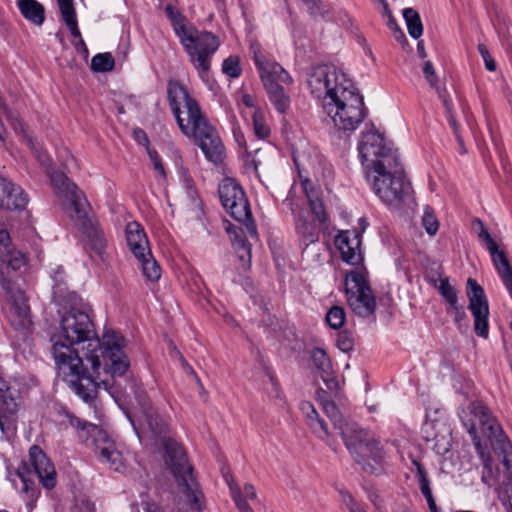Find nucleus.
I'll return each mask as SVG.
<instances>
[{
    "label": "nucleus",
    "instance_id": "f257e3e1",
    "mask_svg": "<svg viewBox=\"0 0 512 512\" xmlns=\"http://www.w3.org/2000/svg\"><path fill=\"white\" fill-rule=\"evenodd\" d=\"M52 341L58 375L85 402L96 397L98 388L115 399L119 397L122 389L117 378L130 367L122 335L107 330L101 342L87 311L71 308L61 317L59 332Z\"/></svg>",
    "mask_w": 512,
    "mask_h": 512
},
{
    "label": "nucleus",
    "instance_id": "f03ea898",
    "mask_svg": "<svg viewBox=\"0 0 512 512\" xmlns=\"http://www.w3.org/2000/svg\"><path fill=\"white\" fill-rule=\"evenodd\" d=\"M308 87L339 131L356 130L365 118L363 97L345 74L333 65L314 67Z\"/></svg>",
    "mask_w": 512,
    "mask_h": 512
},
{
    "label": "nucleus",
    "instance_id": "7ed1b4c3",
    "mask_svg": "<svg viewBox=\"0 0 512 512\" xmlns=\"http://www.w3.org/2000/svg\"><path fill=\"white\" fill-rule=\"evenodd\" d=\"M167 98L181 132L194 139L207 160L214 164L221 163L225 152L223 143L187 88L179 81L170 80Z\"/></svg>",
    "mask_w": 512,
    "mask_h": 512
},
{
    "label": "nucleus",
    "instance_id": "20e7f679",
    "mask_svg": "<svg viewBox=\"0 0 512 512\" xmlns=\"http://www.w3.org/2000/svg\"><path fill=\"white\" fill-rule=\"evenodd\" d=\"M28 260L12 242L10 233L0 227V286L9 301L7 319L23 339L31 333L33 321L25 292L16 285V278L26 271Z\"/></svg>",
    "mask_w": 512,
    "mask_h": 512
},
{
    "label": "nucleus",
    "instance_id": "39448f33",
    "mask_svg": "<svg viewBox=\"0 0 512 512\" xmlns=\"http://www.w3.org/2000/svg\"><path fill=\"white\" fill-rule=\"evenodd\" d=\"M461 420L472 438L484 467L490 470V457L484 451L481 437L487 438L493 450L502 456V463L512 480V447L508 437L489 408L481 401L471 402L462 411ZM510 508L512 512V499L510 500Z\"/></svg>",
    "mask_w": 512,
    "mask_h": 512
},
{
    "label": "nucleus",
    "instance_id": "423d86ee",
    "mask_svg": "<svg viewBox=\"0 0 512 512\" xmlns=\"http://www.w3.org/2000/svg\"><path fill=\"white\" fill-rule=\"evenodd\" d=\"M165 13L199 77L207 82L212 57L220 45L219 39L211 32L187 26L185 18L172 5L166 6Z\"/></svg>",
    "mask_w": 512,
    "mask_h": 512
},
{
    "label": "nucleus",
    "instance_id": "0eeeda50",
    "mask_svg": "<svg viewBox=\"0 0 512 512\" xmlns=\"http://www.w3.org/2000/svg\"><path fill=\"white\" fill-rule=\"evenodd\" d=\"M50 180L55 193L69 201L68 214L74 225L88 239L91 248L101 254L106 247V240L85 196L63 172H52Z\"/></svg>",
    "mask_w": 512,
    "mask_h": 512
},
{
    "label": "nucleus",
    "instance_id": "6e6552de",
    "mask_svg": "<svg viewBox=\"0 0 512 512\" xmlns=\"http://www.w3.org/2000/svg\"><path fill=\"white\" fill-rule=\"evenodd\" d=\"M65 418L67 423L76 430L81 441L88 442L91 439V446L102 464L116 472H120L125 467L122 453L103 429L81 420L69 412L65 413Z\"/></svg>",
    "mask_w": 512,
    "mask_h": 512
},
{
    "label": "nucleus",
    "instance_id": "1a4fd4ad",
    "mask_svg": "<svg viewBox=\"0 0 512 512\" xmlns=\"http://www.w3.org/2000/svg\"><path fill=\"white\" fill-rule=\"evenodd\" d=\"M165 464L173 474L177 484L183 488L191 509L200 512L203 494L193 475V467L188 463L183 447L172 438H163Z\"/></svg>",
    "mask_w": 512,
    "mask_h": 512
},
{
    "label": "nucleus",
    "instance_id": "9d476101",
    "mask_svg": "<svg viewBox=\"0 0 512 512\" xmlns=\"http://www.w3.org/2000/svg\"><path fill=\"white\" fill-rule=\"evenodd\" d=\"M365 175L374 193L388 206L397 208L411 196L412 188L400 162L392 169L368 170Z\"/></svg>",
    "mask_w": 512,
    "mask_h": 512
},
{
    "label": "nucleus",
    "instance_id": "9b49d317",
    "mask_svg": "<svg viewBox=\"0 0 512 512\" xmlns=\"http://www.w3.org/2000/svg\"><path fill=\"white\" fill-rule=\"evenodd\" d=\"M343 440L355 460L366 471L374 472L382 463L385 453L380 441L357 424L343 431Z\"/></svg>",
    "mask_w": 512,
    "mask_h": 512
},
{
    "label": "nucleus",
    "instance_id": "f8f14e48",
    "mask_svg": "<svg viewBox=\"0 0 512 512\" xmlns=\"http://www.w3.org/2000/svg\"><path fill=\"white\" fill-rule=\"evenodd\" d=\"M358 150L365 173L368 170L392 169L395 163L400 162L397 151L372 128L361 133Z\"/></svg>",
    "mask_w": 512,
    "mask_h": 512
},
{
    "label": "nucleus",
    "instance_id": "ddd939ff",
    "mask_svg": "<svg viewBox=\"0 0 512 512\" xmlns=\"http://www.w3.org/2000/svg\"><path fill=\"white\" fill-rule=\"evenodd\" d=\"M364 268L350 271L345 278V294L350 309L359 317L366 318L376 310V298L367 280Z\"/></svg>",
    "mask_w": 512,
    "mask_h": 512
},
{
    "label": "nucleus",
    "instance_id": "4468645a",
    "mask_svg": "<svg viewBox=\"0 0 512 512\" xmlns=\"http://www.w3.org/2000/svg\"><path fill=\"white\" fill-rule=\"evenodd\" d=\"M125 233L127 246L138 261L143 276L150 282H157L161 277V268L151 253L143 227L138 222H129Z\"/></svg>",
    "mask_w": 512,
    "mask_h": 512
},
{
    "label": "nucleus",
    "instance_id": "2eb2a0df",
    "mask_svg": "<svg viewBox=\"0 0 512 512\" xmlns=\"http://www.w3.org/2000/svg\"><path fill=\"white\" fill-rule=\"evenodd\" d=\"M218 192L224 209L235 220L244 223L247 232L256 237V225L252 221L250 205L242 187L234 179L226 178L219 185Z\"/></svg>",
    "mask_w": 512,
    "mask_h": 512
},
{
    "label": "nucleus",
    "instance_id": "dca6fc26",
    "mask_svg": "<svg viewBox=\"0 0 512 512\" xmlns=\"http://www.w3.org/2000/svg\"><path fill=\"white\" fill-rule=\"evenodd\" d=\"M467 296L469 298L468 308L474 317L475 333L480 337L487 338L489 334L488 301L484 289L472 278L467 280Z\"/></svg>",
    "mask_w": 512,
    "mask_h": 512
},
{
    "label": "nucleus",
    "instance_id": "f3484780",
    "mask_svg": "<svg viewBox=\"0 0 512 512\" xmlns=\"http://www.w3.org/2000/svg\"><path fill=\"white\" fill-rule=\"evenodd\" d=\"M474 224L479 226V231L477 233L478 238L485 244L489 251L495 269L512 298V266L510 265L505 252L499 249L497 243L493 240L490 233L484 226V223L480 219H476Z\"/></svg>",
    "mask_w": 512,
    "mask_h": 512
},
{
    "label": "nucleus",
    "instance_id": "a211bd4d",
    "mask_svg": "<svg viewBox=\"0 0 512 512\" xmlns=\"http://www.w3.org/2000/svg\"><path fill=\"white\" fill-rule=\"evenodd\" d=\"M252 48L253 58L259 71V75L263 82L264 88L268 82L274 84L275 86L292 83V77L280 64L267 60L265 56L259 51V49L254 47Z\"/></svg>",
    "mask_w": 512,
    "mask_h": 512
},
{
    "label": "nucleus",
    "instance_id": "6ab92c4d",
    "mask_svg": "<svg viewBox=\"0 0 512 512\" xmlns=\"http://www.w3.org/2000/svg\"><path fill=\"white\" fill-rule=\"evenodd\" d=\"M335 245L341 259L349 265H360L363 262L361 236L356 232L342 231L335 238Z\"/></svg>",
    "mask_w": 512,
    "mask_h": 512
},
{
    "label": "nucleus",
    "instance_id": "aec40b11",
    "mask_svg": "<svg viewBox=\"0 0 512 512\" xmlns=\"http://www.w3.org/2000/svg\"><path fill=\"white\" fill-rule=\"evenodd\" d=\"M29 459L41 484L46 489H52L56 485V470L46 454L38 446L34 445L29 450Z\"/></svg>",
    "mask_w": 512,
    "mask_h": 512
},
{
    "label": "nucleus",
    "instance_id": "412c9836",
    "mask_svg": "<svg viewBox=\"0 0 512 512\" xmlns=\"http://www.w3.org/2000/svg\"><path fill=\"white\" fill-rule=\"evenodd\" d=\"M27 204V197L20 186L0 176V208L22 210Z\"/></svg>",
    "mask_w": 512,
    "mask_h": 512
},
{
    "label": "nucleus",
    "instance_id": "4be33fe9",
    "mask_svg": "<svg viewBox=\"0 0 512 512\" xmlns=\"http://www.w3.org/2000/svg\"><path fill=\"white\" fill-rule=\"evenodd\" d=\"M16 410L17 403L13 393L6 381L0 377V429L3 434L13 430L12 416Z\"/></svg>",
    "mask_w": 512,
    "mask_h": 512
},
{
    "label": "nucleus",
    "instance_id": "5701e85b",
    "mask_svg": "<svg viewBox=\"0 0 512 512\" xmlns=\"http://www.w3.org/2000/svg\"><path fill=\"white\" fill-rule=\"evenodd\" d=\"M312 361L317 370L320 372L321 378L330 390L337 389L338 382L334 376L331 361L326 352L321 348H315L312 351Z\"/></svg>",
    "mask_w": 512,
    "mask_h": 512
},
{
    "label": "nucleus",
    "instance_id": "b1692460",
    "mask_svg": "<svg viewBox=\"0 0 512 512\" xmlns=\"http://www.w3.org/2000/svg\"><path fill=\"white\" fill-rule=\"evenodd\" d=\"M142 416L145 424L154 435H162L168 430V421L151 405L142 406Z\"/></svg>",
    "mask_w": 512,
    "mask_h": 512
},
{
    "label": "nucleus",
    "instance_id": "393cba45",
    "mask_svg": "<svg viewBox=\"0 0 512 512\" xmlns=\"http://www.w3.org/2000/svg\"><path fill=\"white\" fill-rule=\"evenodd\" d=\"M296 232L301 245L306 249L309 245L315 244L319 240V231L317 226L307 218L299 216L296 219Z\"/></svg>",
    "mask_w": 512,
    "mask_h": 512
},
{
    "label": "nucleus",
    "instance_id": "a878e982",
    "mask_svg": "<svg viewBox=\"0 0 512 512\" xmlns=\"http://www.w3.org/2000/svg\"><path fill=\"white\" fill-rule=\"evenodd\" d=\"M18 7L28 21L35 25H41L44 22V7L37 0H19Z\"/></svg>",
    "mask_w": 512,
    "mask_h": 512
},
{
    "label": "nucleus",
    "instance_id": "bb28decb",
    "mask_svg": "<svg viewBox=\"0 0 512 512\" xmlns=\"http://www.w3.org/2000/svg\"><path fill=\"white\" fill-rule=\"evenodd\" d=\"M57 3L62 19L70 30L71 35L77 39L82 38L78 28L73 0H57Z\"/></svg>",
    "mask_w": 512,
    "mask_h": 512
},
{
    "label": "nucleus",
    "instance_id": "cd10ccee",
    "mask_svg": "<svg viewBox=\"0 0 512 512\" xmlns=\"http://www.w3.org/2000/svg\"><path fill=\"white\" fill-rule=\"evenodd\" d=\"M303 188L311 209V212L320 223L327 221V213L322 200L318 196V192L310 187L308 180L303 182Z\"/></svg>",
    "mask_w": 512,
    "mask_h": 512
},
{
    "label": "nucleus",
    "instance_id": "c85d7f7f",
    "mask_svg": "<svg viewBox=\"0 0 512 512\" xmlns=\"http://www.w3.org/2000/svg\"><path fill=\"white\" fill-rule=\"evenodd\" d=\"M265 90L275 109L281 114L285 113L290 106V98L284 91L283 87L281 85L275 86L268 82Z\"/></svg>",
    "mask_w": 512,
    "mask_h": 512
},
{
    "label": "nucleus",
    "instance_id": "c756f323",
    "mask_svg": "<svg viewBox=\"0 0 512 512\" xmlns=\"http://www.w3.org/2000/svg\"><path fill=\"white\" fill-rule=\"evenodd\" d=\"M9 120L11 121V125L13 127V129L15 131H20V132H23L25 133V129H24V124L23 122L18 119L17 117H12L11 115L8 116ZM24 140L26 142V144L28 145V147L32 150V152L35 154V157L37 158V160L43 165V166H50L51 164V159L49 158V156L47 155V153L45 151H42L40 149H38L32 138L29 137L28 135L24 134Z\"/></svg>",
    "mask_w": 512,
    "mask_h": 512
},
{
    "label": "nucleus",
    "instance_id": "7c9ffc66",
    "mask_svg": "<svg viewBox=\"0 0 512 512\" xmlns=\"http://www.w3.org/2000/svg\"><path fill=\"white\" fill-rule=\"evenodd\" d=\"M321 404L325 414L331 419L335 428H337L340 431L342 437L343 431L345 429H347L348 427H354L356 425V423L354 422H348L343 419L338 410V407L333 401L322 400Z\"/></svg>",
    "mask_w": 512,
    "mask_h": 512
},
{
    "label": "nucleus",
    "instance_id": "2f4dec72",
    "mask_svg": "<svg viewBox=\"0 0 512 512\" xmlns=\"http://www.w3.org/2000/svg\"><path fill=\"white\" fill-rule=\"evenodd\" d=\"M403 17L407 25L409 35L418 39L422 36L423 25L419 13L413 8H405Z\"/></svg>",
    "mask_w": 512,
    "mask_h": 512
},
{
    "label": "nucleus",
    "instance_id": "473e14b6",
    "mask_svg": "<svg viewBox=\"0 0 512 512\" xmlns=\"http://www.w3.org/2000/svg\"><path fill=\"white\" fill-rule=\"evenodd\" d=\"M440 98L442 99L443 105H444L445 110H446V114H447V118H448V123H449L450 127L452 128L454 136L456 138V141H457V144H458V151H459L460 154L463 155V154H465L467 152V150H466V147H465V144H464V140H463V138L460 135L459 124L457 123V121L455 119V116H454V113L452 111V103H451V101L448 98H444L441 94H440Z\"/></svg>",
    "mask_w": 512,
    "mask_h": 512
},
{
    "label": "nucleus",
    "instance_id": "72a5a7b5",
    "mask_svg": "<svg viewBox=\"0 0 512 512\" xmlns=\"http://www.w3.org/2000/svg\"><path fill=\"white\" fill-rule=\"evenodd\" d=\"M114 66L115 61L110 52L96 54L91 60V69L95 72H109Z\"/></svg>",
    "mask_w": 512,
    "mask_h": 512
},
{
    "label": "nucleus",
    "instance_id": "f704fd0d",
    "mask_svg": "<svg viewBox=\"0 0 512 512\" xmlns=\"http://www.w3.org/2000/svg\"><path fill=\"white\" fill-rule=\"evenodd\" d=\"M253 128L255 135L265 139L270 134V128L265 122L264 114L260 109H255L252 114Z\"/></svg>",
    "mask_w": 512,
    "mask_h": 512
},
{
    "label": "nucleus",
    "instance_id": "c9c22d12",
    "mask_svg": "<svg viewBox=\"0 0 512 512\" xmlns=\"http://www.w3.org/2000/svg\"><path fill=\"white\" fill-rule=\"evenodd\" d=\"M413 463L417 468V477H418L420 491L423 494V496L426 498L427 502H432L433 495H432V491L430 488V482L428 480L426 471L420 462L414 460Z\"/></svg>",
    "mask_w": 512,
    "mask_h": 512
},
{
    "label": "nucleus",
    "instance_id": "e433bc0d",
    "mask_svg": "<svg viewBox=\"0 0 512 512\" xmlns=\"http://www.w3.org/2000/svg\"><path fill=\"white\" fill-rule=\"evenodd\" d=\"M346 313L343 307L333 306L326 313V322L332 329H339L343 326Z\"/></svg>",
    "mask_w": 512,
    "mask_h": 512
},
{
    "label": "nucleus",
    "instance_id": "4c0bfd02",
    "mask_svg": "<svg viewBox=\"0 0 512 512\" xmlns=\"http://www.w3.org/2000/svg\"><path fill=\"white\" fill-rule=\"evenodd\" d=\"M439 282L437 287L439 293L449 303L450 307L458 304L457 292L455 288L450 285L448 278H441Z\"/></svg>",
    "mask_w": 512,
    "mask_h": 512
},
{
    "label": "nucleus",
    "instance_id": "58836bf2",
    "mask_svg": "<svg viewBox=\"0 0 512 512\" xmlns=\"http://www.w3.org/2000/svg\"><path fill=\"white\" fill-rule=\"evenodd\" d=\"M423 226L429 235H435L438 231L439 223L431 208L426 207L422 218Z\"/></svg>",
    "mask_w": 512,
    "mask_h": 512
},
{
    "label": "nucleus",
    "instance_id": "ea45409f",
    "mask_svg": "<svg viewBox=\"0 0 512 512\" xmlns=\"http://www.w3.org/2000/svg\"><path fill=\"white\" fill-rule=\"evenodd\" d=\"M422 70H423L425 79L429 82V84L432 88H435L437 90L438 95L440 96V94H441L444 98H447L445 96V94L443 92H441L438 88V77L436 75V72H435L432 62L429 60L425 61L423 64Z\"/></svg>",
    "mask_w": 512,
    "mask_h": 512
},
{
    "label": "nucleus",
    "instance_id": "a19ab883",
    "mask_svg": "<svg viewBox=\"0 0 512 512\" xmlns=\"http://www.w3.org/2000/svg\"><path fill=\"white\" fill-rule=\"evenodd\" d=\"M222 71L224 74L237 78L241 74V68L239 64V59L237 57L230 56L223 61Z\"/></svg>",
    "mask_w": 512,
    "mask_h": 512
},
{
    "label": "nucleus",
    "instance_id": "79ce46f5",
    "mask_svg": "<svg viewBox=\"0 0 512 512\" xmlns=\"http://www.w3.org/2000/svg\"><path fill=\"white\" fill-rule=\"evenodd\" d=\"M343 504L349 512H367L364 505L358 502L348 491H340Z\"/></svg>",
    "mask_w": 512,
    "mask_h": 512
},
{
    "label": "nucleus",
    "instance_id": "37998d69",
    "mask_svg": "<svg viewBox=\"0 0 512 512\" xmlns=\"http://www.w3.org/2000/svg\"><path fill=\"white\" fill-rule=\"evenodd\" d=\"M307 424L318 438L325 439L329 436L327 425L319 414Z\"/></svg>",
    "mask_w": 512,
    "mask_h": 512
},
{
    "label": "nucleus",
    "instance_id": "c03bdc74",
    "mask_svg": "<svg viewBox=\"0 0 512 512\" xmlns=\"http://www.w3.org/2000/svg\"><path fill=\"white\" fill-rule=\"evenodd\" d=\"M448 312L453 315L454 321L460 330L468 327V318L463 306L456 304L451 306Z\"/></svg>",
    "mask_w": 512,
    "mask_h": 512
},
{
    "label": "nucleus",
    "instance_id": "a18cd8bd",
    "mask_svg": "<svg viewBox=\"0 0 512 512\" xmlns=\"http://www.w3.org/2000/svg\"><path fill=\"white\" fill-rule=\"evenodd\" d=\"M232 498L235 502L236 507L240 512H253L252 508L249 506V504L245 501V499L242 497V494L238 487L230 486Z\"/></svg>",
    "mask_w": 512,
    "mask_h": 512
},
{
    "label": "nucleus",
    "instance_id": "49530a36",
    "mask_svg": "<svg viewBox=\"0 0 512 512\" xmlns=\"http://www.w3.org/2000/svg\"><path fill=\"white\" fill-rule=\"evenodd\" d=\"M337 346L341 351L349 352L353 349L354 340L348 332H341L337 337Z\"/></svg>",
    "mask_w": 512,
    "mask_h": 512
},
{
    "label": "nucleus",
    "instance_id": "de8ad7c7",
    "mask_svg": "<svg viewBox=\"0 0 512 512\" xmlns=\"http://www.w3.org/2000/svg\"><path fill=\"white\" fill-rule=\"evenodd\" d=\"M478 51H479L480 55L482 56V58L484 60L486 69L488 71H490V72L495 71L496 70V63L493 60L492 56L490 55L487 47L484 44H479L478 45Z\"/></svg>",
    "mask_w": 512,
    "mask_h": 512
},
{
    "label": "nucleus",
    "instance_id": "09e8293b",
    "mask_svg": "<svg viewBox=\"0 0 512 512\" xmlns=\"http://www.w3.org/2000/svg\"><path fill=\"white\" fill-rule=\"evenodd\" d=\"M147 153L149 155L150 160L153 163L155 171L162 177L166 178V172L164 166L162 165L161 158L158 155L157 151L153 149H147Z\"/></svg>",
    "mask_w": 512,
    "mask_h": 512
},
{
    "label": "nucleus",
    "instance_id": "8fccbe9b",
    "mask_svg": "<svg viewBox=\"0 0 512 512\" xmlns=\"http://www.w3.org/2000/svg\"><path fill=\"white\" fill-rule=\"evenodd\" d=\"M388 18V26L393 31L395 39L397 41H404L405 35L403 31L399 28V26L396 23V20L394 19L391 10L389 9V13H383Z\"/></svg>",
    "mask_w": 512,
    "mask_h": 512
},
{
    "label": "nucleus",
    "instance_id": "3c124183",
    "mask_svg": "<svg viewBox=\"0 0 512 512\" xmlns=\"http://www.w3.org/2000/svg\"><path fill=\"white\" fill-rule=\"evenodd\" d=\"M300 409L304 414L307 423L318 415V412L316 411L315 407L310 402H302L300 405Z\"/></svg>",
    "mask_w": 512,
    "mask_h": 512
},
{
    "label": "nucleus",
    "instance_id": "603ef678",
    "mask_svg": "<svg viewBox=\"0 0 512 512\" xmlns=\"http://www.w3.org/2000/svg\"><path fill=\"white\" fill-rule=\"evenodd\" d=\"M133 137L136 142H138L140 145L145 146L146 150L150 149L149 148V139L144 130H142L141 128H135L133 130Z\"/></svg>",
    "mask_w": 512,
    "mask_h": 512
},
{
    "label": "nucleus",
    "instance_id": "864d4df0",
    "mask_svg": "<svg viewBox=\"0 0 512 512\" xmlns=\"http://www.w3.org/2000/svg\"><path fill=\"white\" fill-rule=\"evenodd\" d=\"M233 246L237 253H241L245 248L251 249L250 244L244 236H237L233 242Z\"/></svg>",
    "mask_w": 512,
    "mask_h": 512
},
{
    "label": "nucleus",
    "instance_id": "5fc2aeb1",
    "mask_svg": "<svg viewBox=\"0 0 512 512\" xmlns=\"http://www.w3.org/2000/svg\"><path fill=\"white\" fill-rule=\"evenodd\" d=\"M18 476L21 478L23 482L22 491L28 493L30 490H32L34 482L29 478V473L18 470Z\"/></svg>",
    "mask_w": 512,
    "mask_h": 512
},
{
    "label": "nucleus",
    "instance_id": "6e6d98bb",
    "mask_svg": "<svg viewBox=\"0 0 512 512\" xmlns=\"http://www.w3.org/2000/svg\"><path fill=\"white\" fill-rule=\"evenodd\" d=\"M237 254H238L239 260L242 263V268L244 270L248 269L251 264V249L245 248L244 251H242L241 253H237Z\"/></svg>",
    "mask_w": 512,
    "mask_h": 512
},
{
    "label": "nucleus",
    "instance_id": "4d7b16f0",
    "mask_svg": "<svg viewBox=\"0 0 512 512\" xmlns=\"http://www.w3.org/2000/svg\"><path fill=\"white\" fill-rule=\"evenodd\" d=\"M241 102L246 107L254 108V110L258 109L256 106V98L250 94H247V93L242 94Z\"/></svg>",
    "mask_w": 512,
    "mask_h": 512
},
{
    "label": "nucleus",
    "instance_id": "13d9d810",
    "mask_svg": "<svg viewBox=\"0 0 512 512\" xmlns=\"http://www.w3.org/2000/svg\"><path fill=\"white\" fill-rule=\"evenodd\" d=\"M244 493H245V495H246L248 498H250V499H252V500L256 499V497H257V495H256V490H255L254 486H253V485H251V484H246V485L244 486Z\"/></svg>",
    "mask_w": 512,
    "mask_h": 512
},
{
    "label": "nucleus",
    "instance_id": "bf43d9fd",
    "mask_svg": "<svg viewBox=\"0 0 512 512\" xmlns=\"http://www.w3.org/2000/svg\"><path fill=\"white\" fill-rule=\"evenodd\" d=\"M74 46L77 51L83 52L85 54L88 53V49H87L86 44L82 38L78 39V41L76 43H74Z\"/></svg>",
    "mask_w": 512,
    "mask_h": 512
},
{
    "label": "nucleus",
    "instance_id": "052dcab7",
    "mask_svg": "<svg viewBox=\"0 0 512 512\" xmlns=\"http://www.w3.org/2000/svg\"><path fill=\"white\" fill-rule=\"evenodd\" d=\"M145 512H160V508L158 505L154 503L146 502L143 506Z\"/></svg>",
    "mask_w": 512,
    "mask_h": 512
},
{
    "label": "nucleus",
    "instance_id": "680f3d73",
    "mask_svg": "<svg viewBox=\"0 0 512 512\" xmlns=\"http://www.w3.org/2000/svg\"><path fill=\"white\" fill-rule=\"evenodd\" d=\"M417 53L422 59H425L427 57V53L425 51L424 44L422 41L418 42L417 44Z\"/></svg>",
    "mask_w": 512,
    "mask_h": 512
},
{
    "label": "nucleus",
    "instance_id": "e2e57ef3",
    "mask_svg": "<svg viewBox=\"0 0 512 512\" xmlns=\"http://www.w3.org/2000/svg\"><path fill=\"white\" fill-rule=\"evenodd\" d=\"M6 139V129L3 123L0 121V142H4Z\"/></svg>",
    "mask_w": 512,
    "mask_h": 512
},
{
    "label": "nucleus",
    "instance_id": "0e129e2a",
    "mask_svg": "<svg viewBox=\"0 0 512 512\" xmlns=\"http://www.w3.org/2000/svg\"><path fill=\"white\" fill-rule=\"evenodd\" d=\"M187 190L189 197L194 198L196 195V191L194 190L189 181H187Z\"/></svg>",
    "mask_w": 512,
    "mask_h": 512
},
{
    "label": "nucleus",
    "instance_id": "69168bd1",
    "mask_svg": "<svg viewBox=\"0 0 512 512\" xmlns=\"http://www.w3.org/2000/svg\"><path fill=\"white\" fill-rule=\"evenodd\" d=\"M303 1L308 5L309 9H313V8L317 7L319 0H303Z\"/></svg>",
    "mask_w": 512,
    "mask_h": 512
},
{
    "label": "nucleus",
    "instance_id": "338daca9",
    "mask_svg": "<svg viewBox=\"0 0 512 512\" xmlns=\"http://www.w3.org/2000/svg\"><path fill=\"white\" fill-rule=\"evenodd\" d=\"M293 160H294L295 165L298 167V169H300V166L302 165V163L300 161L299 154H294L293 155Z\"/></svg>",
    "mask_w": 512,
    "mask_h": 512
},
{
    "label": "nucleus",
    "instance_id": "774afa93",
    "mask_svg": "<svg viewBox=\"0 0 512 512\" xmlns=\"http://www.w3.org/2000/svg\"><path fill=\"white\" fill-rule=\"evenodd\" d=\"M428 505H429V508L432 512H436L437 508H436V503L434 501V498L432 497V502H427Z\"/></svg>",
    "mask_w": 512,
    "mask_h": 512
}]
</instances>
